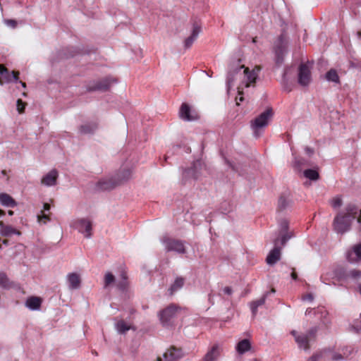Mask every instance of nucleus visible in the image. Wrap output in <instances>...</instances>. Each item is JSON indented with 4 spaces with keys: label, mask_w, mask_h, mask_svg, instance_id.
Returning <instances> with one entry per match:
<instances>
[{
    "label": "nucleus",
    "mask_w": 361,
    "mask_h": 361,
    "mask_svg": "<svg viewBox=\"0 0 361 361\" xmlns=\"http://www.w3.org/2000/svg\"><path fill=\"white\" fill-rule=\"evenodd\" d=\"M357 219L360 224L361 231V209L354 203H348L344 209L339 211L333 221L334 231L339 234H343L351 229L353 221Z\"/></svg>",
    "instance_id": "1"
},
{
    "label": "nucleus",
    "mask_w": 361,
    "mask_h": 361,
    "mask_svg": "<svg viewBox=\"0 0 361 361\" xmlns=\"http://www.w3.org/2000/svg\"><path fill=\"white\" fill-rule=\"evenodd\" d=\"M242 69H244L243 74L244 75L245 80V81L243 82V83H245V87H248L252 83L255 82L258 76V73L260 71L259 68H257L256 69L255 68L252 71H250L244 65H240L238 63L232 64L229 66L226 78V86L228 91H229L232 87L238 76L242 75Z\"/></svg>",
    "instance_id": "2"
},
{
    "label": "nucleus",
    "mask_w": 361,
    "mask_h": 361,
    "mask_svg": "<svg viewBox=\"0 0 361 361\" xmlns=\"http://www.w3.org/2000/svg\"><path fill=\"white\" fill-rule=\"evenodd\" d=\"M317 331V327H313L306 334H298L293 330L291 331V334L294 336L295 341L300 348L308 350L310 349V343L315 340Z\"/></svg>",
    "instance_id": "3"
},
{
    "label": "nucleus",
    "mask_w": 361,
    "mask_h": 361,
    "mask_svg": "<svg viewBox=\"0 0 361 361\" xmlns=\"http://www.w3.org/2000/svg\"><path fill=\"white\" fill-rule=\"evenodd\" d=\"M288 40L283 35H281L274 46L275 63L280 66L284 61L285 55L288 50Z\"/></svg>",
    "instance_id": "4"
},
{
    "label": "nucleus",
    "mask_w": 361,
    "mask_h": 361,
    "mask_svg": "<svg viewBox=\"0 0 361 361\" xmlns=\"http://www.w3.org/2000/svg\"><path fill=\"white\" fill-rule=\"evenodd\" d=\"M272 116V109L269 108L266 111L262 112L261 114H259L257 118H255V120L252 121L251 126L254 130L256 137L258 136L257 135V129L267 126Z\"/></svg>",
    "instance_id": "5"
},
{
    "label": "nucleus",
    "mask_w": 361,
    "mask_h": 361,
    "mask_svg": "<svg viewBox=\"0 0 361 361\" xmlns=\"http://www.w3.org/2000/svg\"><path fill=\"white\" fill-rule=\"evenodd\" d=\"M179 307L175 304H171L165 309L159 312V316L161 324L168 326L171 324V320L176 316Z\"/></svg>",
    "instance_id": "6"
},
{
    "label": "nucleus",
    "mask_w": 361,
    "mask_h": 361,
    "mask_svg": "<svg viewBox=\"0 0 361 361\" xmlns=\"http://www.w3.org/2000/svg\"><path fill=\"white\" fill-rule=\"evenodd\" d=\"M201 163L200 161L193 162L190 168L186 169L183 172V181L185 183L191 180H197L200 176Z\"/></svg>",
    "instance_id": "7"
},
{
    "label": "nucleus",
    "mask_w": 361,
    "mask_h": 361,
    "mask_svg": "<svg viewBox=\"0 0 361 361\" xmlns=\"http://www.w3.org/2000/svg\"><path fill=\"white\" fill-rule=\"evenodd\" d=\"M116 80L110 78H105L99 80L93 81L87 86L88 92L102 91L104 92L109 90L113 82Z\"/></svg>",
    "instance_id": "8"
},
{
    "label": "nucleus",
    "mask_w": 361,
    "mask_h": 361,
    "mask_svg": "<svg viewBox=\"0 0 361 361\" xmlns=\"http://www.w3.org/2000/svg\"><path fill=\"white\" fill-rule=\"evenodd\" d=\"M167 251H174L178 254L185 253V247L182 240L164 238L162 240Z\"/></svg>",
    "instance_id": "9"
},
{
    "label": "nucleus",
    "mask_w": 361,
    "mask_h": 361,
    "mask_svg": "<svg viewBox=\"0 0 361 361\" xmlns=\"http://www.w3.org/2000/svg\"><path fill=\"white\" fill-rule=\"evenodd\" d=\"M311 80L310 67L307 63H301L298 68V83L305 87L310 83Z\"/></svg>",
    "instance_id": "10"
},
{
    "label": "nucleus",
    "mask_w": 361,
    "mask_h": 361,
    "mask_svg": "<svg viewBox=\"0 0 361 361\" xmlns=\"http://www.w3.org/2000/svg\"><path fill=\"white\" fill-rule=\"evenodd\" d=\"M75 228L78 231L84 234L87 238L92 236V221L87 219H80L75 222Z\"/></svg>",
    "instance_id": "11"
},
{
    "label": "nucleus",
    "mask_w": 361,
    "mask_h": 361,
    "mask_svg": "<svg viewBox=\"0 0 361 361\" xmlns=\"http://www.w3.org/2000/svg\"><path fill=\"white\" fill-rule=\"evenodd\" d=\"M201 31V23L197 20H194L192 25L191 35L184 41V47L185 49H189L192 45Z\"/></svg>",
    "instance_id": "12"
},
{
    "label": "nucleus",
    "mask_w": 361,
    "mask_h": 361,
    "mask_svg": "<svg viewBox=\"0 0 361 361\" xmlns=\"http://www.w3.org/2000/svg\"><path fill=\"white\" fill-rule=\"evenodd\" d=\"M0 85H2L4 82H11L12 80L14 82L18 81L19 72L11 71L10 72L8 68L0 64Z\"/></svg>",
    "instance_id": "13"
},
{
    "label": "nucleus",
    "mask_w": 361,
    "mask_h": 361,
    "mask_svg": "<svg viewBox=\"0 0 361 361\" xmlns=\"http://www.w3.org/2000/svg\"><path fill=\"white\" fill-rule=\"evenodd\" d=\"M274 247L268 254L266 262L269 265H274L281 259V247L279 245V238H277L274 240Z\"/></svg>",
    "instance_id": "14"
},
{
    "label": "nucleus",
    "mask_w": 361,
    "mask_h": 361,
    "mask_svg": "<svg viewBox=\"0 0 361 361\" xmlns=\"http://www.w3.org/2000/svg\"><path fill=\"white\" fill-rule=\"evenodd\" d=\"M183 356V353L180 348L174 346L168 349L163 355L164 361H177Z\"/></svg>",
    "instance_id": "15"
},
{
    "label": "nucleus",
    "mask_w": 361,
    "mask_h": 361,
    "mask_svg": "<svg viewBox=\"0 0 361 361\" xmlns=\"http://www.w3.org/2000/svg\"><path fill=\"white\" fill-rule=\"evenodd\" d=\"M98 127L99 123L96 121L86 122L78 127V133L80 135L94 134Z\"/></svg>",
    "instance_id": "16"
},
{
    "label": "nucleus",
    "mask_w": 361,
    "mask_h": 361,
    "mask_svg": "<svg viewBox=\"0 0 361 361\" xmlns=\"http://www.w3.org/2000/svg\"><path fill=\"white\" fill-rule=\"evenodd\" d=\"M180 117L185 121H194L197 118V114L192 112L190 106L188 104H182L180 111Z\"/></svg>",
    "instance_id": "17"
},
{
    "label": "nucleus",
    "mask_w": 361,
    "mask_h": 361,
    "mask_svg": "<svg viewBox=\"0 0 361 361\" xmlns=\"http://www.w3.org/2000/svg\"><path fill=\"white\" fill-rule=\"evenodd\" d=\"M115 177L104 178L97 182V188L100 190H110L118 186Z\"/></svg>",
    "instance_id": "18"
},
{
    "label": "nucleus",
    "mask_w": 361,
    "mask_h": 361,
    "mask_svg": "<svg viewBox=\"0 0 361 361\" xmlns=\"http://www.w3.org/2000/svg\"><path fill=\"white\" fill-rule=\"evenodd\" d=\"M293 201L289 192H285L280 195L278 201L277 210L283 212L292 206Z\"/></svg>",
    "instance_id": "19"
},
{
    "label": "nucleus",
    "mask_w": 361,
    "mask_h": 361,
    "mask_svg": "<svg viewBox=\"0 0 361 361\" xmlns=\"http://www.w3.org/2000/svg\"><path fill=\"white\" fill-rule=\"evenodd\" d=\"M58 176L57 171L52 169L42 178L41 183L46 186H54L56 185Z\"/></svg>",
    "instance_id": "20"
},
{
    "label": "nucleus",
    "mask_w": 361,
    "mask_h": 361,
    "mask_svg": "<svg viewBox=\"0 0 361 361\" xmlns=\"http://www.w3.org/2000/svg\"><path fill=\"white\" fill-rule=\"evenodd\" d=\"M132 176V171L129 169H123L121 170L114 177L118 183V185H121L124 182L128 180Z\"/></svg>",
    "instance_id": "21"
},
{
    "label": "nucleus",
    "mask_w": 361,
    "mask_h": 361,
    "mask_svg": "<svg viewBox=\"0 0 361 361\" xmlns=\"http://www.w3.org/2000/svg\"><path fill=\"white\" fill-rule=\"evenodd\" d=\"M42 302L39 297L31 296L27 299L25 306L31 310H38L41 307Z\"/></svg>",
    "instance_id": "22"
},
{
    "label": "nucleus",
    "mask_w": 361,
    "mask_h": 361,
    "mask_svg": "<svg viewBox=\"0 0 361 361\" xmlns=\"http://www.w3.org/2000/svg\"><path fill=\"white\" fill-rule=\"evenodd\" d=\"M0 233L3 236H10L13 234L20 235V231L13 228L11 226L5 225L3 221H0Z\"/></svg>",
    "instance_id": "23"
},
{
    "label": "nucleus",
    "mask_w": 361,
    "mask_h": 361,
    "mask_svg": "<svg viewBox=\"0 0 361 361\" xmlns=\"http://www.w3.org/2000/svg\"><path fill=\"white\" fill-rule=\"evenodd\" d=\"M269 295V292H266L261 298L254 300L250 303V307L253 317L257 313V308L265 303L266 299Z\"/></svg>",
    "instance_id": "24"
},
{
    "label": "nucleus",
    "mask_w": 361,
    "mask_h": 361,
    "mask_svg": "<svg viewBox=\"0 0 361 361\" xmlns=\"http://www.w3.org/2000/svg\"><path fill=\"white\" fill-rule=\"evenodd\" d=\"M220 355V350L217 345H214L204 356L202 361H216Z\"/></svg>",
    "instance_id": "25"
},
{
    "label": "nucleus",
    "mask_w": 361,
    "mask_h": 361,
    "mask_svg": "<svg viewBox=\"0 0 361 361\" xmlns=\"http://www.w3.org/2000/svg\"><path fill=\"white\" fill-rule=\"evenodd\" d=\"M67 281L71 289H78L80 286V278L76 273H71L68 274Z\"/></svg>",
    "instance_id": "26"
},
{
    "label": "nucleus",
    "mask_w": 361,
    "mask_h": 361,
    "mask_svg": "<svg viewBox=\"0 0 361 361\" xmlns=\"http://www.w3.org/2000/svg\"><path fill=\"white\" fill-rule=\"evenodd\" d=\"M0 202L3 206L14 207L17 203L15 200L7 193H0Z\"/></svg>",
    "instance_id": "27"
},
{
    "label": "nucleus",
    "mask_w": 361,
    "mask_h": 361,
    "mask_svg": "<svg viewBox=\"0 0 361 361\" xmlns=\"http://www.w3.org/2000/svg\"><path fill=\"white\" fill-rule=\"evenodd\" d=\"M184 283L185 279L183 277H177L169 289L170 295H173L174 293L180 290L183 286Z\"/></svg>",
    "instance_id": "28"
},
{
    "label": "nucleus",
    "mask_w": 361,
    "mask_h": 361,
    "mask_svg": "<svg viewBox=\"0 0 361 361\" xmlns=\"http://www.w3.org/2000/svg\"><path fill=\"white\" fill-rule=\"evenodd\" d=\"M251 348V344L249 340L243 339L240 341L236 345V350L239 354H243L248 351Z\"/></svg>",
    "instance_id": "29"
},
{
    "label": "nucleus",
    "mask_w": 361,
    "mask_h": 361,
    "mask_svg": "<svg viewBox=\"0 0 361 361\" xmlns=\"http://www.w3.org/2000/svg\"><path fill=\"white\" fill-rule=\"evenodd\" d=\"M309 165V161L302 157H295L293 164V168L298 171H300L303 166H307Z\"/></svg>",
    "instance_id": "30"
},
{
    "label": "nucleus",
    "mask_w": 361,
    "mask_h": 361,
    "mask_svg": "<svg viewBox=\"0 0 361 361\" xmlns=\"http://www.w3.org/2000/svg\"><path fill=\"white\" fill-rule=\"evenodd\" d=\"M354 250V254H355L357 259H354L352 257L353 253V252H348L347 255V259L348 262H354L357 260H361V244H358L355 245L353 248Z\"/></svg>",
    "instance_id": "31"
},
{
    "label": "nucleus",
    "mask_w": 361,
    "mask_h": 361,
    "mask_svg": "<svg viewBox=\"0 0 361 361\" xmlns=\"http://www.w3.org/2000/svg\"><path fill=\"white\" fill-rule=\"evenodd\" d=\"M325 78L329 82H333L336 83L340 82L339 76L337 73V71L335 69H330L326 73Z\"/></svg>",
    "instance_id": "32"
},
{
    "label": "nucleus",
    "mask_w": 361,
    "mask_h": 361,
    "mask_svg": "<svg viewBox=\"0 0 361 361\" xmlns=\"http://www.w3.org/2000/svg\"><path fill=\"white\" fill-rule=\"evenodd\" d=\"M116 329L120 334H125L127 331L130 329V326L128 325L123 320H119L116 324Z\"/></svg>",
    "instance_id": "33"
},
{
    "label": "nucleus",
    "mask_w": 361,
    "mask_h": 361,
    "mask_svg": "<svg viewBox=\"0 0 361 361\" xmlns=\"http://www.w3.org/2000/svg\"><path fill=\"white\" fill-rule=\"evenodd\" d=\"M304 176L312 180H317L319 179V173L314 169H307L304 171Z\"/></svg>",
    "instance_id": "34"
},
{
    "label": "nucleus",
    "mask_w": 361,
    "mask_h": 361,
    "mask_svg": "<svg viewBox=\"0 0 361 361\" xmlns=\"http://www.w3.org/2000/svg\"><path fill=\"white\" fill-rule=\"evenodd\" d=\"M115 282V276L111 273L107 272L104 276V287L106 288Z\"/></svg>",
    "instance_id": "35"
},
{
    "label": "nucleus",
    "mask_w": 361,
    "mask_h": 361,
    "mask_svg": "<svg viewBox=\"0 0 361 361\" xmlns=\"http://www.w3.org/2000/svg\"><path fill=\"white\" fill-rule=\"evenodd\" d=\"M0 286L4 288L10 287V281L4 272H0Z\"/></svg>",
    "instance_id": "36"
},
{
    "label": "nucleus",
    "mask_w": 361,
    "mask_h": 361,
    "mask_svg": "<svg viewBox=\"0 0 361 361\" xmlns=\"http://www.w3.org/2000/svg\"><path fill=\"white\" fill-rule=\"evenodd\" d=\"M121 276L122 278V280L118 282L117 287L120 290H126V288H127V286H128L127 276H126V273L123 272L121 274Z\"/></svg>",
    "instance_id": "37"
},
{
    "label": "nucleus",
    "mask_w": 361,
    "mask_h": 361,
    "mask_svg": "<svg viewBox=\"0 0 361 361\" xmlns=\"http://www.w3.org/2000/svg\"><path fill=\"white\" fill-rule=\"evenodd\" d=\"M330 204L334 209L339 208L343 204V200L341 196H336L330 200Z\"/></svg>",
    "instance_id": "38"
},
{
    "label": "nucleus",
    "mask_w": 361,
    "mask_h": 361,
    "mask_svg": "<svg viewBox=\"0 0 361 361\" xmlns=\"http://www.w3.org/2000/svg\"><path fill=\"white\" fill-rule=\"evenodd\" d=\"M281 238L279 239V243L282 246L285 245L286 242L292 238V235L290 233L286 232H282L281 233Z\"/></svg>",
    "instance_id": "39"
},
{
    "label": "nucleus",
    "mask_w": 361,
    "mask_h": 361,
    "mask_svg": "<svg viewBox=\"0 0 361 361\" xmlns=\"http://www.w3.org/2000/svg\"><path fill=\"white\" fill-rule=\"evenodd\" d=\"M351 350L348 352V353L343 352V354L335 353L332 355V360L334 361H340L343 360L344 357H348L351 353Z\"/></svg>",
    "instance_id": "40"
},
{
    "label": "nucleus",
    "mask_w": 361,
    "mask_h": 361,
    "mask_svg": "<svg viewBox=\"0 0 361 361\" xmlns=\"http://www.w3.org/2000/svg\"><path fill=\"white\" fill-rule=\"evenodd\" d=\"M347 276L355 279H359L361 277V271L356 269L351 270L348 273Z\"/></svg>",
    "instance_id": "41"
},
{
    "label": "nucleus",
    "mask_w": 361,
    "mask_h": 361,
    "mask_svg": "<svg viewBox=\"0 0 361 361\" xmlns=\"http://www.w3.org/2000/svg\"><path fill=\"white\" fill-rule=\"evenodd\" d=\"M4 23L11 27V28H16L17 27L18 23L16 20L13 19H5L4 20Z\"/></svg>",
    "instance_id": "42"
},
{
    "label": "nucleus",
    "mask_w": 361,
    "mask_h": 361,
    "mask_svg": "<svg viewBox=\"0 0 361 361\" xmlns=\"http://www.w3.org/2000/svg\"><path fill=\"white\" fill-rule=\"evenodd\" d=\"M25 104L20 99L17 100V109L20 114L24 111Z\"/></svg>",
    "instance_id": "43"
},
{
    "label": "nucleus",
    "mask_w": 361,
    "mask_h": 361,
    "mask_svg": "<svg viewBox=\"0 0 361 361\" xmlns=\"http://www.w3.org/2000/svg\"><path fill=\"white\" fill-rule=\"evenodd\" d=\"M281 233L286 232L288 229V222L286 220H283L280 224Z\"/></svg>",
    "instance_id": "44"
},
{
    "label": "nucleus",
    "mask_w": 361,
    "mask_h": 361,
    "mask_svg": "<svg viewBox=\"0 0 361 361\" xmlns=\"http://www.w3.org/2000/svg\"><path fill=\"white\" fill-rule=\"evenodd\" d=\"M238 94H239L240 97L236 98V104L238 105H239V102H243L244 100V98L242 96V94H243V87L239 86V87H238Z\"/></svg>",
    "instance_id": "45"
},
{
    "label": "nucleus",
    "mask_w": 361,
    "mask_h": 361,
    "mask_svg": "<svg viewBox=\"0 0 361 361\" xmlns=\"http://www.w3.org/2000/svg\"><path fill=\"white\" fill-rule=\"evenodd\" d=\"M223 292L224 294L231 295L233 293V289L230 286H226L223 288Z\"/></svg>",
    "instance_id": "46"
},
{
    "label": "nucleus",
    "mask_w": 361,
    "mask_h": 361,
    "mask_svg": "<svg viewBox=\"0 0 361 361\" xmlns=\"http://www.w3.org/2000/svg\"><path fill=\"white\" fill-rule=\"evenodd\" d=\"M353 328L357 334H361V322H358L353 325Z\"/></svg>",
    "instance_id": "47"
},
{
    "label": "nucleus",
    "mask_w": 361,
    "mask_h": 361,
    "mask_svg": "<svg viewBox=\"0 0 361 361\" xmlns=\"http://www.w3.org/2000/svg\"><path fill=\"white\" fill-rule=\"evenodd\" d=\"M305 151L306 154L309 156H311L314 154V149L310 147H306L305 148Z\"/></svg>",
    "instance_id": "48"
},
{
    "label": "nucleus",
    "mask_w": 361,
    "mask_h": 361,
    "mask_svg": "<svg viewBox=\"0 0 361 361\" xmlns=\"http://www.w3.org/2000/svg\"><path fill=\"white\" fill-rule=\"evenodd\" d=\"M313 295L311 294V293H308L305 295H304L302 297V300H310V301H312L313 300Z\"/></svg>",
    "instance_id": "49"
},
{
    "label": "nucleus",
    "mask_w": 361,
    "mask_h": 361,
    "mask_svg": "<svg viewBox=\"0 0 361 361\" xmlns=\"http://www.w3.org/2000/svg\"><path fill=\"white\" fill-rule=\"evenodd\" d=\"M320 355L318 354L313 355L307 361H317L319 358Z\"/></svg>",
    "instance_id": "50"
},
{
    "label": "nucleus",
    "mask_w": 361,
    "mask_h": 361,
    "mask_svg": "<svg viewBox=\"0 0 361 361\" xmlns=\"http://www.w3.org/2000/svg\"><path fill=\"white\" fill-rule=\"evenodd\" d=\"M292 270H293V272L291 274V278L293 279V280H297L298 279V275L295 272V269L294 268H292Z\"/></svg>",
    "instance_id": "51"
},
{
    "label": "nucleus",
    "mask_w": 361,
    "mask_h": 361,
    "mask_svg": "<svg viewBox=\"0 0 361 361\" xmlns=\"http://www.w3.org/2000/svg\"><path fill=\"white\" fill-rule=\"evenodd\" d=\"M42 219L49 220V216L47 214H43L41 217L39 216V221H41Z\"/></svg>",
    "instance_id": "52"
},
{
    "label": "nucleus",
    "mask_w": 361,
    "mask_h": 361,
    "mask_svg": "<svg viewBox=\"0 0 361 361\" xmlns=\"http://www.w3.org/2000/svg\"><path fill=\"white\" fill-rule=\"evenodd\" d=\"M50 209V205L48 203L44 204V210L49 211Z\"/></svg>",
    "instance_id": "53"
},
{
    "label": "nucleus",
    "mask_w": 361,
    "mask_h": 361,
    "mask_svg": "<svg viewBox=\"0 0 361 361\" xmlns=\"http://www.w3.org/2000/svg\"><path fill=\"white\" fill-rule=\"evenodd\" d=\"M313 309L307 308L305 312V315H309L312 312Z\"/></svg>",
    "instance_id": "54"
},
{
    "label": "nucleus",
    "mask_w": 361,
    "mask_h": 361,
    "mask_svg": "<svg viewBox=\"0 0 361 361\" xmlns=\"http://www.w3.org/2000/svg\"><path fill=\"white\" fill-rule=\"evenodd\" d=\"M2 244L4 245H8V240H2Z\"/></svg>",
    "instance_id": "55"
},
{
    "label": "nucleus",
    "mask_w": 361,
    "mask_h": 361,
    "mask_svg": "<svg viewBox=\"0 0 361 361\" xmlns=\"http://www.w3.org/2000/svg\"><path fill=\"white\" fill-rule=\"evenodd\" d=\"M5 215V212L2 209H0V217Z\"/></svg>",
    "instance_id": "56"
},
{
    "label": "nucleus",
    "mask_w": 361,
    "mask_h": 361,
    "mask_svg": "<svg viewBox=\"0 0 361 361\" xmlns=\"http://www.w3.org/2000/svg\"><path fill=\"white\" fill-rule=\"evenodd\" d=\"M208 296H209V300L213 304V302H212V294L209 293Z\"/></svg>",
    "instance_id": "57"
},
{
    "label": "nucleus",
    "mask_w": 361,
    "mask_h": 361,
    "mask_svg": "<svg viewBox=\"0 0 361 361\" xmlns=\"http://www.w3.org/2000/svg\"><path fill=\"white\" fill-rule=\"evenodd\" d=\"M19 82L21 84V85H22V87H26V84H25V82H22V81H20Z\"/></svg>",
    "instance_id": "58"
},
{
    "label": "nucleus",
    "mask_w": 361,
    "mask_h": 361,
    "mask_svg": "<svg viewBox=\"0 0 361 361\" xmlns=\"http://www.w3.org/2000/svg\"><path fill=\"white\" fill-rule=\"evenodd\" d=\"M8 214L9 216H12L13 214V212L12 210H9L8 212Z\"/></svg>",
    "instance_id": "59"
},
{
    "label": "nucleus",
    "mask_w": 361,
    "mask_h": 361,
    "mask_svg": "<svg viewBox=\"0 0 361 361\" xmlns=\"http://www.w3.org/2000/svg\"><path fill=\"white\" fill-rule=\"evenodd\" d=\"M286 71H285L283 75V80L285 81L286 80Z\"/></svg>",
    "instance_id": "60"
},
{
    "label": "nucleus",
    "mask_w": 361,
    "mask_h": 361,
    "mask_svg": "<svg viewBox=\"0 0 361 361\" xmlns=\"http://www.w3.org/2000/svg\"><path fill=\"white\" fill-rule=\"evenodd\" d=\"M357 36L359 38H361V31L357 32Z\"/></svg>",
    "instance_id": "61"
},
{
    "label": "nucleus",
    "mask_w": 361,
    "mask_h": 361,
    "mask_svg": "<svg viewBox=\"0 0 361 361\" xmlns=\"http://www.w3.org/2000/svg\"><path fill=\"white\" fill-rule=\"evenodd\" d=\"M270 293H275V289H274V288H272V289L271 290V291H270V292H269V294Z\"/></svg>",
    "instance_id": "62"
},
{
    "label": "nucleus",
    "mask_w": 361,
    "mask_h": 361,
    "mask_svg": "<svg viewBox=\"0 0 361 361\" xmlns=\"http://www.w3.org/2000/svg\"><path fill=\"white\" fill-rule=\"evenodd\" d=\"M358 288H359L360 293L361 294V284L359 285Z\"/></svg>",
    "instance_id": "63"
},
{
    "label": "nucleus",
    "mask_w": 361,
    "mask_h": 361,
    "mask_svg": "<svg viewBox=\"0 0 361 361\" xmlns=\"http://www.w3.org/2000/svg\"><path fill=\"white\" fill-rule=\"evenodd\" d=\"M157 361H163V360L161 357H158Z\"/></svg>",
    "instance_id": "64"
}]
</instances>
